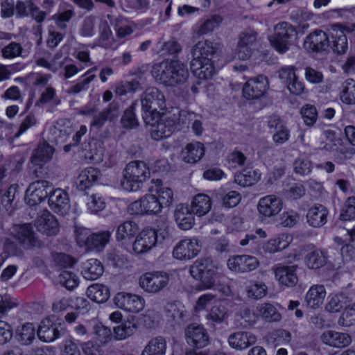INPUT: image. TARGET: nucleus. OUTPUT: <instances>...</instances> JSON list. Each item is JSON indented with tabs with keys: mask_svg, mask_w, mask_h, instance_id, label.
Wrapping results in <instances>:
<instances>
[{
	"mask_svg": "<svg viewBox=\"0 0 355 355\" xmlns=\"http://www.w3.org/2000/svg\"><path fill=\"white\" fill-rule=\"evenodd\" d=\"M174 201V191L159 179H153L148 193L130 203L128 211L132 215L155 216Z\"/></svg>",
	"mask_w": 355,
	"mask_h": 355,
	"instance_id": "1",
	"label": "nucleus"
},
{
	"mask_svg": "<svg viewBox=\"0 0 355 355\" xmlns=\"http://www.w3.org/2000/svg\"><path fill=\"white\" fill-rule=\"evenodd\" d=\"M150 122L145 121L151 126L150 135L155 140L170 137L175 130L187 126L196 116L193 113L173 109L171 112H157Z\"/></svg>",
	"mask_w": 355,
	"mask_h": 355,
	"instance_id": "2",
	"label": "nucleus"
},
{
	"mask_svg": "<svg viewBox=\"0 0 355 355\" xmlns=\"http://www.w3.org/2000/svg\"><path fill=\"white\" fill-rule=\"evenodd\" d=\"M152 75L155 80L165 86L184 85L189 77L187 67L177 60L165 61L153 66Z\"/></svg>",
	"mask_w": 355,
	"mask_h": 355,
	"instance_id": "3",
	"label": "nucleus"
},
{
	"mask_svg": "<svg viewBox=\"0 0 355 355\" xmlns=\"http://www.w3.org/2000/svg\"><path fill=\"white\" fill-rule=\"evenodd\" d=\"M214 52L212 44L207 41L199 42L192 50L191 69L200 80H207L216 73L211 60Z\"/></svg>",
	"mask_w": 355,
	"mask_h": 355,
	"instance_id": "4",
	"label": "nucleus"
},
{
	"mask_svg": "<svg viewBox=\"0 0 355 355\" xmlns=\"http://www.w3.org/2000/svg\"><path fill=\"white\" fill-rule=\"evenodd\" d=\"M150 177V169L146 162L138 160L130 162L124 169L121 187L127 191H137Z\"/></svg>",
	"mask_w": 355,
	"mask_h": 355,
	"instance_id": "5",
	"label": "nucleus"
},
{
	"mask_svg": "<svg viewBox=\"0 0 355 355\" xmlns=\"http://www.w3.org/2000/svg\"><path fill=\"white\" fill-rule=\"evenodd\" d=\"M189 272L193 278L199 281L196 286L199 291L213 288L219 279L217 268L207 259L196 260L190 266Z\"/></svg>",
	"mask_w": 355,
	"mask_h": 355,
	"instance_id": "6",
	"label": "nucleus"
},
{
	"mask_svg": "<svg viewBox=\"0 0 355 355\" xmlns=\"http://www.w3.org/2000/svg\"><path fill=\"white\" fill-rule=\"evenodd\" d=\"M256 41L257 36L254 31H250L241 34L236 49L239 60H249L253 65L259 64L264 60L265 54L254 49Z\"/></svg>",
	"mask_w": 355,
	"mask_h": 355,
	"instance_id": "7",
	"label": "nucleus"
},
{
	"mask_svg": "<svg viewBox=\"0 0 355 355\" xmlns=\"http://www.w3.org/2000/svg\"><path fill=\"white\" fill-rule=\"evenodd\" d=\"M295 35V30L292 26L281 23L275 26L274 33L268 37V41L278 53H284L293 44Z\"/></svg>",
	"mask_w": 355,
	"mask_h": 355,
	"instance_id": "8",
	"label": "nucleus"
},
{
	"mask_svg": "<svg viewBox=\"0 0 355 355\" xmlns=\"http://www.w3.org/2000/svg\"><path fill=\"white\" fill-rule=\"evenodd\" d=\"M157 231L155 228L146 226L139 229L130 249L128 250L130 253L137 255L148 253L157 246Z\"/></svg>",
	"mask_w": 355,
	"mask_h": 355,
	"instance_id": "9",
	"label": "nucleus"
},
{
	"mask_svg": "<svg viewBox=\"0 0 355 355\" xmlns=\"http://www.w3.org/2000/svg\"><path fill=\"white\" fill-rule=\"evenodd\" d=\"M143 117L145 121L150 122L154 114L164 112L166 107L165 98L157 88L146 89L141 100Z\"/></svg>",
	"mask_w": 355,
	"mask_h": 355,
	"instance_id": "10",
	"label": "nucleus"
},
{
	"mask_svg": "<svg viewBox=\"0 0 355 355\" xmlns=\"http://www.w3.org/2000/svg\"><path fill=\"white\" fill-rule=\"evenodd\" d=\"M355 31V24H336L331 27L328 37V48L337 54H344L348 49L345 33Z\"/></svg>",
	"mask_w": 355,
	"mask_h": 355,
	"instance_id": "11",
	"label": "nucleus"
},
{
	"mask_svg": "<svg viewBox=\"0 0 355 355\" xmlns=\"http://www.w3.org/2000/svg\"><path fill=\"white\" fill-rule=\"evenodd\" d=\"M202 248V243L197 237H186L178 241L172 250V257L180 261H190L196 257Z\"/></svg>",
	"mask_w": 355,
	"mask_h": 355,
	"instance_id": "12",
	"label": "nucleus"
},
{
	"mask_svg": "<svg viewBox=\"0 0 355 355\" xmlns=\"http://www.w3.org/2000/svg\"><path fill=\"white\" fill-rule=\"evenodd\" d=\"M169 280L170 275L165 272H148L140 276L139 286L145 292L155 294L163 290Z\"/></svg>",
	"mask_w": 355,
	"mask_h": 355,
	"instance_id": "13",
	"label": "nucleus"
},
{
	"mask_svg": "<svg viewBox=\"0 0 355 355\" xmlns=\"http://www.w3.org/2000/svg\"><path fill=\"white\" fill-rule=\"evenodd\" d=\"M187 343L194 347L193 352H189L187 355H207L206 350L200 349L206 347L209 343V336L205 329L198 324H191L185 330Z\"/></svg>",
	"mask_w": 355,
	"mask_h": 355,
	"instance_id": "14",
	"label": "nucleus"
},
{
	"mask_svg": "<svg viewBox=\"0 0 355 355\" xmlns=\"http://www.w3.org/2000/svg\"><path fill=\"white\" fill-rule=\"evenodd\" d=\"M283 207L284 202L280 197L270 194L259 198L257 204V211L262 220H266L279 215Z\"/></svg>",
	"mask_w": 355,
	"mask_h": 355,
	"instance_id": "15",
	"label": "nucleus"
},
{
	"mask_svg": "<svg viewBox=\"0 0 355 355\" xmlns=\"http://www.w3.org/2000/svg\"><path fill=\"white\" fill-rule=\"evenodd\" d=\"M113 301L119 309L134 313L142 311L146 306V300L142 296L126 292L116 293Z\"/></svg>",
	"mask_w": 355,
	"mask_h": 355,
	"instance_id": "16",
	"label": "nucleus"
},
{
	"mask_svg": "<svg viewBox=\"0 0 355 355\" xmlns=\"http://www.w3.org/2000/svg\"><path fill=\"white\" fill-rule=\"evenodd\" d=\"M293 66H284L279 70V77L291 94L300 96L306 92L304 83L296 74Z\"/></svg>",
	"mask_w": 355,
	"mask_h": 355,
	"instance_id": "17",
	"label": "nucleus"
},
{
	"mask_svg": "<svg viewBox=\"0 0 355 355\" xmlns=\"http://www.w3.org/2000/svg\"><path fill=\"white\" fill-rule=\"evenodd\" d=\"M51 191V187L46 181H36L31 183L25 193V202L29 206L41 203Z\"/></svg>",
	"mask_w": 355,
	"mask_h": 355,
	"instance_id": "18",
	"label": "nucleus"
},
{
	"mask_svg": "<svg viewBox=\"0 0 355 355\" xmlns=\"http://www.w3.org/2000/svg\"><path fill=\"white\" fill-rule=\"evenodd\" d=\"M206 148L203 143L193 141L185 144L180 153V159L185 164L194 165L205 155Z\"/></svg>",
	"mask_w": 355,
	"mask_h": 355,
	"instance_id": "19",
	"label": "nucleus"
},
{
	"mask_svg": "<svg viewBox=\"0 0 355 355\" xmlns=\"http://www.w3.org/2000/svg\"><path fill=\"white\" fill-rule=\"evenodd\" d=\"M269 87L268 80L263 76L250 78L243 87V94L248 99H258L262 97Z\"/></svg>",
	"mask_w": 355,
	"mask_h": 355,
	"instance_id": "20",
	"label": "nucleus"
},
{
	"mask_svg": "<svg viewBox=\"0 0 355 355\" xmlns=\"http://www.w3.org/2000/svg\"><path fill=\"white\" fill-rule=\"evenodd\" d=\"M227 265L232 271L248 272L257 269L259 266V261L254 256L243 254L229 258Z\"/></svg>",
	"mask_w": 355,
	"mask_h": 355,
	"instance_id": "21",
	"label": "nucleus"
},
{
	"mask_svg": "<svg viewBox=\"0 0 355 355\" xmlns=\"http://www.w3.org/2000/svg\"><path fill=\"white\" fill-rule=\"evenodd\" d=\"M139 229L138 224L134 221L127 220L119 224L116 229V241L121 246L130 248L133 241L132 239L135 238Z\"/></svg>",
	"mask_w": 355,
	"mask_h": 355,
	"instance_id": "22",
	"label": "nucleus"
},
{
	"mask_svg": "<svg viewBox=\"0 0 355 355\" xmlns=\"http://www.w3.org/2000/svg\"><path fill=\"white\" fill-rule=\"evenodd\" d=\"M82 155L89 162L96 164L104 162V165L110 166V163L105 160L103 144L98 141L92 140L85 144L82 151Z\"/></svg>",
	"mask_w": 355,
	"mask_h": 355,
	"instance_id": "23",
	"label": "nucleus"
},
{
	"mask_svg": "<svg viewBox=\"0 0 355 355\" xmlns=\"http://www.w3.org/2000/svg\"><path fill=\"white\" fill-rule=\"evenodd\" d=\"M327 297V291L322 284H313L304 295V303L307 308L318 309L322 306Z\"/></svg>",
	"mask_w": 355,
	"mask_h": 355,
	"instance_id": "24",
	"label": "nucleus"
},
{
	"mask_svg": "<svg viewBox=\"0 0 355 355\" xmlns=\"http://www.w3.org/2000/svg\"><path fill=\"white\" fill-rule=\"evenodd\" d=\"M49 205L53 211L61 215L66 214L70 208L68 195L61 189H56L51 193Z\"/></svg>",
	"mask_w": 355,
	"mask_h": 355,
	"instance_id": "25",
	"label": "nucleus"
},
{
	"mask_svg": "<svg viewBox=\"0 0 355 355\" xmlns=\"http://www.w3.org/2000/svg\"><path fill=\"white\" fill-rule=\"evenodd\" d=\"M321 340L330 347L343 348L352 343V337L347 333L328 330L322 334Z\"/></svg>",
	"mask_w": 355,
	"mask_h": 355,
	"instance_id": "26",
	"label": "nucleus"
},
{
	"mask_svg": "<svg viewBox=\"0 0 355 355\" xmlns=\"http://www.w3.org/2000/svg\"><path fill=\"white\" fill-rule=\"evenodd\" d=\"M101 172L93 167H87L82 170L76 180L78 190L85 191L93 187L101 178Z\"/></svg>",
	"mask_w": 355,
	"mask_h": 355,
	"instance_id": "27",
	"label": "nucleus"
},
{
	"mask_svg": "<svg viewBox=\"0 0 355 355\" xmlns=\"http://www.w3.org/2000/svg\"><path fill=\"white\" fill-rule=\"evenodd\" d=\"M194 214L190 211L189 205L180 204L175 211V220L178 227L182 230H189L195 224Z\"/></svg>",
	"mask_w": 355,
	"mask_h": 355,
	"instance_id": "28",
	"label": "nucleus"
},
{
	"mask_svg": "<svg viewBox=\"0 0 355 355\" xmlns=\"http://www.w3.org/2000/svg\"><path fill=\"white\" fill-rule=\"evenodd\" d=\"M275 278L281 286H295L298 282L296 270L293 266H280L275 269Z\"/></svg>",
	"mask_w": 355,
	"mask_h": 355,
	"instance_id": "29",
	"label": "nucleus"
},
{
	"mask_svg": "<svg viewBox=\"0 0 355 355\" xmlns=\"http://www.w3.org/2000/svg\"><path fill=\"white\" fill-rule=\"evenodd\" d=\"M256 341V336L248 331H237L232 334L228 338L230 346L236 350L245 349Z\"/></svg>",
	"mask_w": 355,
	"mask_h": 355,
	"instance_id": "30",
	"label": "nucleus"
},
{
	"mask_svg": "<svg viewBox=\"0 0 355 355\" xmlns=\"http://www.w3.org/2000/svg\"><path fill=\"white\" fill-rule=\"evenodd\" d=\"M35 227L39 232L46 235H53L59 231V225L56 218L49 211H45L38 216Z\"/></svg>",
	"mask_w": 355,
	"mask_h": 355,
	"instance_id": "31",
	"label": "nucleus"
},
{
	"mask_svg": "<svg viewBox=\"0 0 355 355\" xmlns=\"http://www.w3.org/2000/svg\"><path fill=\"white\" fill-rule=\"evenodd\" d=\"M212 200L211 198L204 193H199L193 197L190 211L198 217H202L207 215L211 209Z\"/></svg>",
	"mask_w": 355,
	"mask_h": 355,
	"instance_id": "32",
	"label": "nucleus"
},
{
	"mask_svg": "<svg viewBox=\"0 0 355 355\" xmlns=\"http://www.w3.org/2000/svg\"><path fill=\"white\" fill-rule=\"evenodd\" d=\"M329 211L321 205L311 207L306 214L307 223L313 227H320L326 224Z\"/></svg>",
	"mask_w": 355,
	"mask_h": 355,
	"instance_id": "33",
	"label": "nucleus"
},
{
	"mask_svg": "<svg viewBox=\"0 0 355 355\" xmlns=\"http://www.w3.org/2000/svg\"><path fill=\"white\" fill-rule=\"evenodd\" d=\"M327 35L322 31H317L311 33L305 39L304 48L311 51L327 49L328 48Z\"/></svg>",
	"mask_w": 355,
	"mask_h": 355,
	"instance_id": "34",
	"label": "nucleus"
},
{
	"mask_svg": "<svg viewBox=\"0 0 355 355\" xmlns=\"http://www.w3.org/2000/svg\"><path fill=\"white\" fill-rule=\"evenodd\" d=\"M321 139V144L322 145V148L329 152H335V154L334 155L335 158L342 159L343 158L348 157L347 155H344V156L339 155V153L344 154V152L340 146V139L336 137V135L333 131H325L323 133Z\"/></svg>",
	"mask_w": 355,
	"mask_h": 355,
	"instance_id": "35",
	"label": "nucleus"
},
{
	"mask_svg": "<svg viewBox=\"0 0 355 355\" xmlns=\"http://www.w3.org/2000/svg\"><path fill=\"white\" fill-rule=\"evenodd\" d=\"M268 126L276 131L273 134L272 139L276 144H284L289 139V130L285 123L277 116H272L268 121Z\"/></svg>",
	"mask_w": 355,
	"mask_h": 355,
	"instance_id": "36",
	"label": "nucleus"
},
{
	"mask_svg": "<svg viewBox=\"0 0 355 355\" xmlns=\"http://www.w3.org/2000/svg\"><path fill=\"white\" fill-rule=\"evenodd\" d=\"M103 266L96 259H89L82 264L81 274L85 279H97L103 275Z\"/></svg>",
	"mask_w": 355,
	"mask_h": 355,
	"instance_id": "37",
	"label": "nucleus"
},
{
	"mask_svg": "<svg viewBox=\"0 0 355 355\" xmlns=\"http://www.w3.org/2000/svg\"><path fill=\"white\" fill-rule=\"evenodd\" d=\"M14 232L15 237L21 243L33 247L40 246L41 243L35 238L30 225H17L14 227Z\"/></svg>",
	"mask_w": 355,
	"mask_h": 355,
	"instance_id": "38",
	"label": "nucleus"
},
{
	"mask_svg": "<svg viewBox=\"0 0 355 355\" xmlns=\"http://www.w3.org/2000/svg\"><path fill=\"white\" fill-rule=\"evenodd\" d=\"M39 338L46 343L54 341L59 336V331L49 318L44 319L38 328Z\"/></svg>",
	"mask_w": 355,
	"mask_h": 355,
	"instance_id": "39",
	"label": "nucleus"
},
{
	"mask_svg": "<svg viewBox=\"0 0 355 355\" xmlns=\"http://www.w3.org/2000/svg\"><path fill=\"white\" fill-rule=\"evenodd\" d=\"M334 241L338 245H345L341 248V254L346 260L351 259L355 254V229L347 230V235L345 240L340 237H335Z\"/></svg>",
	"mask_w": 355,
	"mask_h": 355,
	"instance_id": "40",
	"label": "nucleus"
},
{
	"mask_svg": "<svg viewBox=\"0 0 355 355\" xmlns=\"http://www.w3.org/2000/svg\"><path fill=\"white\" fill-rule=\"evenodd\" d=\"M350 302L349 297L343 293L331 294L328 297L325 309L329 313H338L343 311Z\"/></svg>",
	"mask_w": 355,
	"mask_h": 355,
	"instance_id": "41",
	"label": "nucleus"
},
{
	"mask_svg": "<svg viewBox=\"0 0 355 355\" xmlns=\"http://www.w3.org/2000/svg\"><path fill=\"white\" fill-rule=\"evenodd\" d=\"M306 266L313 270L324 266L327 263L325 252L320 249L314 248L308 252L305 257Z\"/></svg>",
	"mask_w": 355,
	"mask_h": 355,
	"instance_id": "42",
	"label": "nucleus"
},
{
	"mask_svg": "<svg viewBox=\"0 0 355 355\" xmlns=\"http://www.w3.org/2000/svg\"><path fill=\"white\" fill-rule=\"evenodd\" d=\"M87 295L91 300L97 303H103L109 299L110 292L107 286L94 284L88 287Z\"/></svg>",
	"mask_w": 355,
	"mask_h": 355,
	"instance_id": "43",
	"label": "nucleus"
},
{
	"mask_svg": "<svg viewBox=\"0 0 355 355\" xmlns=\"http://www.w3.org/2000/svg\"><path fill=\"white\" fill-rule=\"evenodd\" d=\"M15 6L17 15L19 17L31 15L39 22L42 21L44 18V12L38 10L37 8H35L31 1L23 2L18 1Z\"/></svg>",
	"mask_w": 355,
	"mask_h": 355,
	"instance_id": "44",
	"label": "nucleus"
},
{
	"mask_svg": "<svg viewBox=\"0 0 355 355\" xmlns=\"http://www.w3.org/2000/svg\"><path fill=\"white\" fill-rule=\"evenodd\" d=\"M166 342L162 337L152 338L144 347L141 355H165Z\"/></svg>",
	"mask_w": 355,
	"mask_h": 355,
	"instance_id": "45",
	"label": "nucleus"
},
{
	"mask_svg": "<svg viewBox=\"0 0 355 355\" xmlns=\"http://www.w3.org/2000/svg\"><path fill=\"white\" fill-rule=\"evenodd\" d=\"M229 315V311L225 306L223 302L215 303L214 306L208 311L206 315V319L211 322L222 323Z\"/></svg>",
	"mask_w": 355,
	"mask_h": 355,
	"instance_id": "46",
	"label": "nucleus"
},
{
	"mask_svg": "<svg viewBox=\"0 0 355 355\" xmlns=\"http://www.w3.org/2000/svg\"><path fill=\"white\" fill-rule=\"evenodd\" d=\"M261 178V174L252 168H247L234 176V182L242 187L256 184Z\"/></svg>",
	"mask_w": 355,
	"mask_h": 355,
	"instance_id": "47",
	"label": "nucleus"
},
{
	"mask_svg": "<svg viewBox=\"0 0 355 355\" xmlns=\"http://www.w3.org/2000/svg\"><path fill=\"white\" fill-rule=\"evenodd\" d=\"M111 232L103 231L92 234L89 236V247L90 250H102L110 241Z\"/></svg>",
	"mask_w": 355,
	"mask_h": 355,
	"instance_id": "48",
	"label": "nucleus"
},
{
	"mask_svg": "<svg viewBox=\"0 0 355 355\" xmlns=\"http://www.w3.org/2000/svg\"><path fill=\"white\" fill-rule=\"evenodd\" d=\"M340 100L346 105H355V80H346L342 85Z\"/></svg>",
	"mask_w": 355,
	"mask_h": 355,
	"instance_id": "49",
	"label": "nucleus"
},
{
	"mask_svg": "<svg viewBox=\"0 0 355 355\" xmlns=\"http://www.w3.org/2000/svg\"><path fill=\"white\" fill-rule=\"evenodd\" d=\"M53 149L48 144L42 143L35 150L32 162L37 165L49 161L53 155Z\"/></svg>",
	"mask_w": 355,
	"mask_h": 355,
	"instance_id": "50",
	"label": "nucleus"
},
{
	"mask_svg": "<svg viewBox=\"0 0 355 355\" xmlns=\"http://www.w3.org/2000/svg\"><path fill=\"white\" fill-rule=\"evenodd\" d=\"M137 325L130 321H125L113 329V336L115 340H123L131 336L137 329Z\"/></svg>",
	"mask_w": 355,
	"mask_h": 355,
	"instance_id": "51",
	"label": "nucleus"
},
{
	"mask_svg": "<svg viewBox=\"0 0 355 355\" xmlns=\"http://www.w3.org/2000/svg\"><path fill=\"white\" fill-rule=\"evenodd\" d=\"M35 327L32 323H26L18 327L16 336L22 344H30L35 338Z\"/></svg>",
	"mask_w": 355,
	"mask_h": 355,
	"instance_id": "52",
	"label": "nucleus"
},
{
	"mask_svg": "<svg viewBox=\"0 0 355 355\" xmlns=\"http://www.w3.org/2000/svg\"><path fill=\"white\" fill-rule=\"evenodd\" d=\"M338 324L343 327H349L355 324V302H350L343 310L338 319Z\"/></svg>",
	"mask_w": 355,
	"mask_h": 355,
	"instance_id": "53",
	"label": "nucleus"
},
{
	"mask_svg": "<svg viewBox=\"0 0 355 355\" xmlns=\"http://www.w3.org/2000/svg\"><path fill=\"white\" fill-rule=\"evenodd\" d=\"M267 286L261 282H250L245 287V292L249 297L261 299L267 293Z\"/></svg>",
	"mask_w": 355,
	"mask_h": 355,
	"instance_id": "54",
	"label": "nucleus"
},
{
	"mask_svg": "<svg viewBox=\"0 0 355 355\" xmlns=\"http://www.w3.org/2000/svg\"><path fill=\"white\" fill-rule=\"evenodd\" d=\"M92 327L91 334L101 343H106L110 338L112 334L109 328L103 326L101 322L93 321L90 325Z\"/></svg>",
	"mask_w": 355,
	"mask_h": 355,
	"instance_id": "55",
	"label": "nucleus"
},
{
	"mask_svg": "<svg viewBox=\"0 0 355 355\" xmlns=\"http://www.w3.org/2000/svg\"><path fill=\"white\" fill-rule=\"evenodd\" d=\"M259 316L269 321H279L281 319L280 313L270 304H261L256 307Z\"/></svg>",
	"mask_w": 355,
	"mask_h": 355,
	"instance_id": "56",
	"label": "nucleus"
},
{
	"mask_svg": "<svg viewBox=\"0 0 355 355\" xmlns=\"http://www.w3.org/2000/svg\"><path fill=\"white\" fill-rule=\"evenodd\" d=\"M300 114L306 126H313L318 119V112L315 106L306 104L300 110Z\"/></svg>",
	"mask_w": 355,
	"mask_h": 355,
	"instance_id": "57",
	"label": "nucleus"
},
{
	"mask_svg": "<svg viewBox=\"0 0 355 355\" xmlns=\"http://www.w3.org/2000/svg\"><path fill=\"white\" fill-rule=\"evenodd\" d=\"M105 198L99 194H92L87 198V207L92 214L97 213L105 207Z\"/></svg>",
	"mask_w": 355,
	"mask_h": 355,
	"instance_id": "58",
	"label": "nucleus"
},
{
	"mask_svg": "<svg viewBox=\"0 0 355 355\" xmlns=\"http://www.w3.org/2000/svg\"><path fill=\"white\" fill-rule=\"evenodd\" d=\"M216 302V296L211 293L201 295L196 302L193 309L196 313L207 310Z\"/></svg>",
	"mask_w": 355,
	"mask_h": 355,
	"instance_id": "59",
	"label": "nucleus"
},
{
	"mask_svg": "<svg viewBox=\"0 0 355 355\" xmlns=\"http://www.w3.org/2000/svg\"><path fill=\"white\" fill-rule=\"evenodd\" d=\"M245 159V156L243 153L234 150L227 156L225 165L230 169H234L243 166Z\"/></svg>",
	"mask_w": 355,
	"mask_h": 355,
	"instance_id": "60",
	"label": "nucleus"
},
{
	"mask_svg": "<svg viewBox=\"0 0 355 355\" xmlns=\"http://www.w3.org/2000/svg\"><path fill=\"white\" fill-rule=\"evenodd\" d=\"M312 168L311 162L305 157L297 158L293 163L294 172L300 175H309L311 172Z\"/></svg>",
	"mask_w": 355,
	"mask_h": 355,
	"instance_id": "61",
	"label": "nucleus"
},
{
	"mask_svg": "<svg viewBox=\"0 0 355 355\" xmlns=\"http://www.w3.org/2000/svg\"><path fill=\"white\" fill-rule=\"evenodd\" d=\"M275 241V246L278 252H281L286 249L293 241V236L287 232H282L272 236Z\"/></svg>",
	"mask_w": 355,
	"mask_h": 355,
	"instance_id": "62",
	"label": "nucleus"
},
{
	"mask_svg": "<svg viewBox=\"0 0 355 355\" xmlns=\"http://www.w3.org/2000/svg\"><path fill=\"white\" fill-rule=\"evenodd\" d=\"M299 220V214L293 210L283 212L279 218V223L283 227H293Z\"/></svg>",
	"mask_w": 355,
	"mask_h": 355,
	"instance_id": "63",
	"label": "nucleus"
},
{
	"mask_svg": "<svg viewBox=\"0 0 355 355\" xmlns=\"http://www.w3.org/2000/svg\"><path fill=\"white\" fill-rule=\"evenodd\" d=\"M355 218V197H350L346 200L340 213V219L351 220Z\"/></svg>",
	"mask_w": 355,
	"mask_h": 355,
	"instance_id": "64",
	"label": "nucleus"
}]
</instances>
